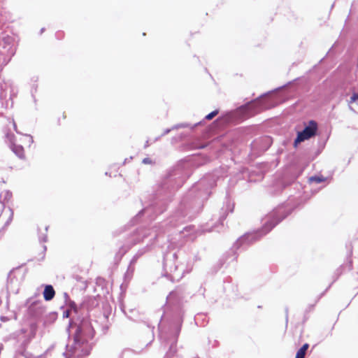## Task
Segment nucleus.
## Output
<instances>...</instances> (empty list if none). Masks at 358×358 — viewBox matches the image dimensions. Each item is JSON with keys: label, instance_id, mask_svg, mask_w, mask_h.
Instances as JSON below:
<instances>
[{"label": "nucleus", "instance_id": "ea45409f", "mask_svg": "<svg viewBox=\"0 0 358 358\" xmlns=\"http://www.w3.org/2000/svg\"><path fill=\"white\" fill-rule=\"evenodd\" d=\"M44 31V28H42L41 32L42 33Z\"/></svg>", "mask_w": 358, "mask_h": 358}, {"label": "nucleus", "instance_id": "4be33fe9", "mask_svg": "<svg viewBox=\"0 0 358 358\" xmlns=\"http://www.w3.org/2000/svg\"><path fill=\"white\" fill-rule=\"evenodd\" d=\"M218 112H219L218 110H215L212 111L211 113H210L205 117V120H212L215 116H216L218 114Z\"/></svg>", "mask_w": 358, "mask_h": 358}, {"label": "nucleus", "instance_id": "4468645a", "mask_svg": "<svg viewBox=\"0 0 358 358\" xmlns=\"http://www.w3.org/2000/svg\"><path fill=\"white\" fill-rule=\"evenodd\" d=\"M138 257H133L131 259L128 266L127 270L124 275V282L125 284H128L129 282L131 280L135 271V264L136 263Z\"/></svg>", "mask_w": 358, "mask_h": 358}, {"label": "nucleus", "instance_id": "f704fd0d", "mask_svg": "<svg viewBox=\"0 0 358 358\" xmlns=\"http://www.w3.org/2000/svg\"><path fill=\"white\" fill-rule=\"evenodd\" d=\"M1 320L2 322H6V321H8V318L7 317H5V316H1Z\"/></svg>", "mask_w": 358, "mask_h": 358}, {"label": "nucleus", "instance_id": "1a4fd4ad", "mask_svg": "<svg viewBox=\"0 0 358 358\" xmlns=\"http://www.w3.org/2000/svg\"><path fill=\"white\" fill-rule=\"evenodd\" d=\"M31 338V337L26 338L22 344V349L20 350V354L23 357H24V358H41L43 356L48 355L49 353V352L53 348V345H52L50 348H49L43 354L37 355H33L31 352H30L24 349L25 346H27L29 344V343L30 342Z\"/></svg>", "mask_w": 358, "mask_h": 358}, {"label": "nucleus", "instance_id": "7c9ffc66", "mask_svg": "<svg viewBox=\"0 0 358 358\" xmlns=\"http://www.w3.org/2000/svg\"><path fill=\"white\" fill-rule=\"evenodd\" d=\"M64 298L65 303H67V301L71 299L69 294L66 292L64 293Z\"/></svg>", "mask_w": 358, "mask_h": 358}, {"label": "nucleus", "instance_id": "f3484780", "mask_svg": "<svg viewBox=\"0 0 358 358\" xmlns=\"http://www.w3.org/2000/svg\"><path fill=\"white\" fill-rule=\"evenodd\" d=\"M308 348V344L305 343L296 352L295 358H304L306 352Z\"/></svg>", "mask_w": 358, "mask_h": 358}, {"label": "nucleus", "instance_id": "58836bf2", "mask_svg": "<svg viewBox=\"0 0 358 358\" xmlns=\"http://www.w3.org/2000/svg\"><path fill=\"white\" fill-rule=\"evenodd\" d=\"M147 146H148V141H146V143L145 145V147H147Z\"/></svg>", "mask_w": 358, "mask_h": 358}, {"label": "nucleus", "instance_id": "f8f14e48", "mask_svg": "<svg viewBox=\"0 0 358 358\" xmlns=\"http://www.w3.org/2000/svg\"><path fill=\"white\" fill-rule=\"evenodd\" d=\"M165 209L166 208L164 203L160 205L158 203H155V204H152L150 206H148L143 208L141 211L139 212L138 215H147L148 216H151V213H161L164 210H165Z\"/></svg>", "mask_w": 358, "mask_h": 358}, {"label": "nucleus", "instance_id": "423d86ee", "mask_svg": "<svg viewBox=\"0 0 358 358\" xmlns=\"http://www.w3.org/2000/svg\"><path fill=\"white\" fill-rule=\"evenodd\" d=\"M159 329L160 339L163 340L164 342L166 343L167 344L170 343L169 350V352H166L164 358H171L176 352V345L177 343L178 336L180 331V326L177 325L176 327L174 334H172L170 337L162 331L160 326H159Z\"/></svg>", "mask_w": 358, "mask_h": 358}, {"label": "nucleus", "instance_id": "f03ea898", "mask_svg": "<svg viewBox=\"0 0 358 358\" xmlns=\"http://www.w3.org/2000/svg\"><path fill=\"white\" fill-rule=\"evenodd\" d=\"M207 183L208 187L204 189L205 194H208L209 187L211 188L215 185V180L211 175L202 178L195 187L190 189L188 194L182 198L174 214L168 220L159 224L158 227L154 226L152 232L150 231V229L138 230L134 235L136 237H134L132 241L126 245L127 250L148 236H150L151 239H155L161 231H166L164 228H166L168 225L176 227L193 219L199 212L201 203V193H199L198 196H194L195 189L205 187Z\"/></svg>", "mask_w": 358, "mask_h": 358}, {"label": "nucleus", "instance_id": "6ab92c4d", "mask_svg": "<svg viewBox=\"0 0 358 358\" xmlns=\"http://www.w3.org/2000/svg\"><path fill=\"white\" fill-rule=\"evenodd\" d=\"M134 352V350L131 349H125L122 352V358H130V355Z\"/></svg>", "mask_w": 358, "mask_h": 358}, {"label": "nucleus", "instance_id": "393cba45", "mask_svg": "<svg viewBox=\"0 0 358 358\" xmlns=\"http://www.w3.org/2000/svg\"><path fill=\"white\" fill-rule=\"evenodd\" d=\"M72 313H73V312L71 311L69 309H67V310H64L63 312V317L64 318H68L70 316V315L72 314Z\"/></svg>", "mask_w": 358, "mask_h": 358}, {"label": "nucleus", "instance_id": "9b49d317", "mask_svg": "<svg viewBox=\"0 0 358 358\" xmlns=\"http://www.w3.org/2000/svg\"><path fill=\"white\" fill-rule=\"evenodd\" d=\"M6 138L10 142V148L11 150L20 159H23L24 157V148L22 145H16L14 143V135L10 134H7L6 136Z\"/></svg>", "mask_w": 358, "mask_h": 358}, {"label": "nucleus", "instance_id": "c756f323", "mask_svg": "<svg viewBox=\"0 0 358 358\" xmlns=\"http://www.w3.org/2000/svg\"><path fill=\"white\" fill-rule=\"evenodd\" d=\"M227 216V214L226 213H224V215H221V217L220 218V222L222 225H223V221L224 220V219L226 218Z\"/></svg>", "mask_w": 358, "mask_h": 358}, {"label": "nucleus", "instance_id": "412c9836", "mask_svg": "<svg viewBox=\"0 0 358 358\" xmlns=\"http://www.w3.org/2000/svg\"><path fill=\"white\" fill-rule=\"evenodd\" d=\"M149 250V246L147 245L145 248L139 250L134 257H138V259L145 253Z\"/></svg>", "mask_w": 358, "mask_h": 358}, {"label": "nucleus", "instance_id": "39448f33", "mask_svg": "<svg viewBox=\"0 0 358 358\" xmlns=\"http://www.w3.org/2000/svg\"><path fill=\"white\" fill-rule=\"evenodd\" d=\"M15 53V39L13 36L2 34L0 37V69L6 66Z\"/></svg>", "mask_w": 358, "mask_h": 358}, {"label": "nucleus", "instance_id": "c9c22d12", "mask_svg": "<svg viewBox=\"0 0 358 358\" xmlns=\"http://www.w3.org/2000/svg\"><path fill=\"white\" fill-rule=\"evenodd\" d=\"M4 21L5 20H4L3 17V15H2V14H1V16H0V24H3Z\"/></svg>", "mask_w": 358, "mask_h": 358}, {"label": "nucleus", "instance_id": "e433bc0d", "mask_svg": "<svg viewBox=\"0 0 358 358\" xmlns=\"http://www.w3.org/2000/svg\"><path fill=\"white\" fill-rule=\"evenodd\" d=\"M173 294H174V293H173V292H171V293L169 294V295L167 296V299H171Z\"/></svg>", "mask_w": 358, "mask_h": 358}, {"label": "nucleus", "instance_id": "a211bd4d", "mask_svg": "<svg viewBox=\"0 0 358 358\" xmlns=\"http://www.w3.org/2000/svg\"><path fill=\"white\" fill-rule=\"evenodd\" d=\"M9 212H10V214H9V217L7 219V220L6 221L2 229L3 230H6L7 229V227L10 225V224L11 223L12 220H13V211L11 208H9Z\"/></svg>", "mask_w": 358, "mask_h": 358}, {"label": "nucleus", "instance_id": "4c0bfd02", "mask_svg": "<svg viewBox=\"0 0 358 358\" xmlns=\"http://www.w3.org/2000/svg\"><path fill=\"white\" fill-rule=\"evenodd\" d=\"M43 248L44 251H45V250H46V249H47L46 246H45V245H43Z\"/></svg>", "mask_w": 358, "mask_h": 358}, {"label": "nucleus", "instance_id": "7ed1b4c3", "mask_svg": "<svg viewBox=\"0 0 358 358\" xmlns=\"http://www.w3.org/2000/svg\"><path fill=\"white\" fill-rule=\"evenodd\" d=\"M185 259V253L178 250L175 252L169 251L164 256V275L172 282H178L182 278L185 273H189L192 266L188 263L182 262Z\"/></svg>", "mask_w": 358, "mask_h": 358}, {"label": "nucleus", "instance_id": "a878e982", "mask_svg": "<svg viewBox=\"0 0 358 358\" xmlns=\"http://www.w3.org/2000/svg\"><path fill=\"white\" fill-rule=\"evenodd\" d=\"M189 127V124H176L174 125L172 129H179V128H185V127Z\"/></svg>", "mask_w": 358, "mask_h": 358}, {"label": "nucleus", "instance_id": "bb28decb", "mask_svg": "<svg viewBox=\"0 0 358 358\" xmlns=\"http://www.w3.org/2000/svg\"><path fill=\"white\" fill-rule=\"evenodd\" d=\"M142 162L145 164H150L152 163V159L150 158L146 157L144 158L142 161Z\"/></svg>", "mask_w": 358, "mask_h": 358}, {"label": "nucleus", "instance_id": "dca6fc26", "mask_svg": "<svg viewBox=\"0 0 358 358\" xmlns=\"http://www.w3.org/2000/svg\"><path fill=\"white\" fill-rule=\"evenodd\" d=\"M12 197V193L8 190H5L0 194V203L1 204V209L4 208L5 201H8Z\"/></svg>", "mask_w": 358, "mask_h": 358}, {"label": "nucleus", "instance_id": "79ce46f5", "mask_svg": "<svg viewBox=\"0 0 358 358\" xmlns=\"http://www.w3.org/2000/svg\"><path fill=\"white\" fill-rule=\"evenodd\" d=\"M357 103H358V102H357Z\"/></svg>", "mask_w": 358, "mask_h": 358}, {"label": "nucleus", "instance_id": "f257e3e1", "mask_svg": "<svg viewBox=\"0 0 358 358\" xmlns=\"http://www.w3.org/2000/svg\"><path fill=\"white\" fill-rule=\"evenodd\" d=\"M94 298H86L80 307L71 299L66 303L74 315L69 321V328H76L73 343L66 346L63 352L65 358H83L87 356L92 348V340L95 330L92 321L89 319V313L97 306Z\"/></svg>", "mask_w": 358, "mask_h": 358}, {"label": "nucleus", "instance_id": "473e14b6", "mask_svg": "<svg viewBox=\"0 0 358 358\" xmlns=\"http://www.w3.org/2000/svg\"><path fill=\"white\" fill-rule=\"evenodd\" d=\"M173 129H172V128L165 129V130L164 131L163 134L161 135V136L168 134H169L171 130H173Z\"/></svg>", "mask_w": 358, "mask_h": 358}, {"label": "nucleus", "instance_id": "72a5a7b5", "mask_svg": "<svg viewBox=\"0 0 358 358\" xmlns=\"http://www.w3.org/2000/svg\"><path fill=\"white\" fill-rule=\"evenodd\" d=\"M13 129H15V131L17 132V133H19L17 129V125L15 122V121L13 120Z\"/></svg>", "mask_w": 358, "mask_h": 358}, {"label": "nucleus", "instance_id": "a19ab883", "mask_svg": "<svg viewBox=\"0 0 358 358\" xmlns=\"http://www.w3.org/2000/svg\"><path fill=\"white\" fill-rule=\"evenodd\" d=\"M160 138V136L156 138V141L159 140Z\"/></svg>", "mask_w": 358, "mask_h": 358}, {"label": "nucleus", "instance_id": "0eeeda50", "mask_svg": "<svg viewBox=\"0 0 358 358\" xmlns=\"http://www.w3.org/2000/svg\"><path fill=\"white\" fill-rule=\"evenodd\" d=\"M268 107V105L264 103L263 101L259 98L241 106L239 110L241 113H245L247 116H252L261 110L267 109Z\"/></svg>", "mask_w": 358, "mask_h": 358}, {"label": "nucleus", "instance_id": "c85d7f7f", "mask_svg": "<svg viewBox=\"0 0 358 358\" xmlns=\"http://www.w3.org/2000/svg\"><path fill=\"white\" fill-rule=\"evenodd\" d=\"M24 136L28 138L30 145L34 143L33 137L31 135L25 134Z\"/></svg>", "mask_w": 358, "mask_h": 358}, {"label": "nucleus", "instance_id": "ddd939ff", "mask_svg": "<svg viewBox=\"0 0 358 358\" xmlns=\"http://www.w3.org/2000/svg\"><path fill=\"white\" fill-rule=\"evenodd\" d=\"M18 280L11 271L8 273L7 280V289L13 293H17L18 291Z\"/></svg>", "mask_w": 358, "mask_h": 358}, {"label": "nucleus", "instance_id": "2f4dec72", "mask_svg": "<svg viewBox=\"0 0 358 358\" xmlns=\"http://www.w3.org/2000/svg\"><path fill=\"white\" fill-rule=\"evenodd\" d=\"M56 37L59 39L62 38L63 37V32L62 31H57L56 33Z\"/></svg>", "mask_w": 358, "mask_h": 358}, {"label": "nucleus", "instance_id": "b1692460", "mask_svg": "<svg viewBox=\"0 0 358 358\" xmlns=\"http://www.w3.org/2000/svg\"><path fill=\"white\" fill-rule=\"evenodd\" d=\"M358 101V94L354 93L352 96L350 97V100L349 101V104L352 103L353 102H355Z\"/></svg>", "mask_w": 358, "mask_h": 358}, {"label": "nucleus", "instance_id": "2eb2a0df", "mask_svg": "<svg viewBox=\"0 0 358 358\" xmlns=\"http://www.w3.org/2000/svg\"><path fill=\"white\" fill-rule=\"evenodd\" d=\"M43 298L45 301H48L52 300L55 295V292L53 288V287L50 285H48L45 286L44 291H43Z\"/></svg>", "mask_w": 358, "mask_h": 358}, {"label": "nucleus", "instance_id": "5701e85b", "mask_svg": "<svg viewBox=\"0 0 358 358\" xmlns=\"http://www.w3.org/2000/svg\"><path fill=\"white\" fill-rule=\"evenodd\" d=\"M260 141L265 142L267 145V147H268L271 143V139L268 136L263 137L262 138L260 139ZM267 148H266V149Z\"/></svg>", "mask_w": 358, "mask_h": 358}, {"label": "nucleus", "instance_id": "cd10ccee", "mask_svg": "<svg viewBox=\"0 0 358 358\" xmlns=\"http://www.w3.org/2000/svg\"><path fill=\"white\" fill-rule=\"evenodd\" d=\"M39 241L40 242H43V243H45L48 240V237L46 235H43V236H39Z\"/></svg>", "mask_w": 358, "mask_h": 358}, {"label": "nucleus", "instance_id": "6e6552de", "mask_svg": "<svg viewBox=\"0 0 358 358\" xmlns=\"http://www.w3.org/2000/svg\"><path fill=\"white\" fill-rule=\"evenodd\" d=\"M317 130V124L314 120H310L308 124L305 127L303 131L298 132L296 138L294 141V145L305 140L309 139L312 136H314Z\"/></svg>", "mask_w": 358, "mask_h": 358}, {"label": "nucleus", "instance_id": "9d476101", "mask_svg": "<svg viewBox=\"0 0 358 358\" xmlns=\"http://www.w3.org/2000/svg\"><path fill=\"white\" fill-rule=\"evenodd\" d=\"M8 95L11 98L15 95V90L9 82H4L0 79V99H6Z\"/></svg>", "mask_w": 358, "mask_h": 358}, {"label": "nucleus", "instance_id": "20e7f679", "mask_svg": "<svg viewBox=\"0 0 358 358\" xmlns=\"http://www.w3.org/2000/svg\"><path fill=\"white\" fill-rule=\"evenodd\" d=\"M289 213L286 212L284 206H280L275 208L263 220L264 223L261 230L245 234L236 241L234 247L238 248L243 246L245 244L248 245L250 243L257 241L259 238L268 234L280 222L285 219Z\"/></svg>", "mask_w": 358, "mask_h": 358}, {"label": "nucleus", "instance_id": "aec40b11", "mask_svg": "<svg viewBox=\"0 0 358 358\" xmlns=\"http://www.w3.org/2000/svg\"><path fill=\"white\" fill-rule=\"evenodd\" d=\"M309 180L310 182H315V183H320V182L324 181V178L323 177H320V176H312L310 178Z\"/></svg>", "mask_w": 358, "mask_h": 358}]
</instances>
